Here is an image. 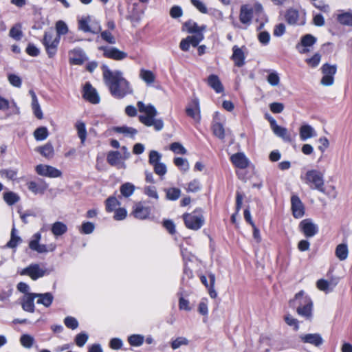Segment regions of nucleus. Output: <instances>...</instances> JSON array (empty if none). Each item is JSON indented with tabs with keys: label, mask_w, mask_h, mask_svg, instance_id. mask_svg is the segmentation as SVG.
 <instances>
[{
	"label": "nucleus",
	"mask_w": 352,
	"mask_h": 352,
	"mask_svg": "<svg viewBox=\"0 0 352 352\" xmlns=\"http://www.w3.org/2000/svg\"><path fill=\"white\" fill-rule=\"evenodd\" d=\"M102 76L105 85L114 98L120 99L133 94L130 82L123 76L121 71H111L107 65H103Z\"/></svg>",
	"instance_id": "obj_1"
},
{
	"label": "nucleus",
	"mask_w": 352,
	"mask_h": 352,
	"mask_svg": "<svg viewBox=\"0 0 352 352\" xmlns=\"http://www.w3.org/2000/svg\"><path fill=\"white\" fill-rule=\"evenodd\" d=\"M137 106L139 111L144 113V115L139 116V120L141 123L146 126H153L157 131H161L164 128L163 120L155 118V116L157 115V111L153 104H146L142 101H138Z\"/></svg>",
	"instance_id": "obj_2"
},
{
	"label": "nucleus",
	"mask_w": 352,
	"mask_h": 352,
	"mask_svg": "<svg viewBox=\"0 0 352 352\" xmlns=\"http://www.w3.org/2000/svg\"><path fill=\"white\" fill-rule=\"evenodd\" d=\"M289 305L296 307L298 314L302 317L309 319L312 316V300L302 290L297 293L294 299L289 300Z\"/></svg>",
	"instance_id": "obj_3"
},
{
	"label": "nucleus",
	"mask_w": 352,
	"mask_h": 352,
	"mask_svg": "<svg viewBox=\"0 0 352 352\" xmlns=\"http://www.w3.org/2000/svg\"><path fill=\"white\" fill-rule=\"evenodd\" d=\"M254 15L257 17L256 21L265 16L263 8L261 3H256L253 7L249 5H243L241 6L239 14L241 23L245 25H250Z\"/></svg>",
	"instance_id": "obj_4"
},
{
	"label": "nucleus",
	"mask_w": 352,
	"mask_h": 352,
	"mask_svg": "<svg viewBox=\"0 0 352 352\" xmlns=\"http://www.w3.org/2000/svg\"><path fill=\"white\" fill-rule=\"evenodd\" d=\"M59 42V36H56L53 30L45 32L43 44L45 46L46 52L50 58L54 57L56 54Z\"/></svg>",
	"instance_id": "obj_5"
},
{
	"label": "nucleus",
	"mask_w": 352,
	"mask_h": 352,
	"mask_svg": "<svg viewBox=\"0 0 352 352\" xmlns=\"http://www.w3.org/2000/svg\"><path fill=\"white\" fill-rule=\"evenodd\" d=\"M186 226L191 230H197L204 225V219L200 211L195 210L191 214L183 215Z\"/></svg>",
	"instance_id": "obj_6"
},
{
	"label": "nucleus",
	"mask_w": 352,
	"mask_h": 352,
	"mask_svg": "<svg viewBox=\"0 0 352 352\" xmlns=\"http://www.w3.org/2000/svg\"><path fill=\"white\" fill-rule=\"evenodd\" d=\"M320 69L323 75L320 80V83L323 86H331L334 82V76L337 72L336 65H330L329 63H324L321 67Z\"/></svg>",
	"instance_id": "obj_7"
},
{
	"label": "nucleus",
	"mask_w": 352,
	"mask_h": 352,
	"mask_svg": "<svg viewBox=\"0 0 352 352\" xmlns=\"http://www.w3.org/2000/svg\"><path fill=\"white\" fill-rule=\"evenodd\" d=\"M306 182L311 184L318 190H322L324 185L323 175L318 170H311L307 172L305 175Z\"/></svg>",
	"instance_id": "obj_8"
},
{
	"label": "nucleus",
	"mask_w": 352,
	"mask_h": 352,
	"mask_svg": "<svg viewBox=\"0 0 352 352\" xmlns=\"http://www.w3.org/2000/svg\"><path fill=\"white\" fill-rule=\"evenodd\" d=\"M35 170L38 175L50 178H57L62 175L60 170L50 165L38 164L36 166Z\"/></svg>",
	"instance_id": "obj_9"
},
{
	"label": "nucleus",
	"mask_w": 352,
	"mask_h": 352,
	"mask_svg": "<svg viewBox=\"0 0 352 352\" xmlns=\"http://www.w3.org/2000/svg\"><path fill=\"white\" fill-rule=\"evenodd\" d=\"M98 50L103 52V55L106 58L116 60H121L127 57V54L118 50L115 47L100 46Z\"/></svg>",
	"instance_id": "obj_10"
},
{
	"label": "nucleus",
	"mask_w": 352,
	"mask_h": 352,
	"mask_svg": "<svg viewBox=\"0 0 352 352\" xmlns=\"http://www.w3.org/2000/svg\"><path fill=\"white\" fill-rule=\"evenodd\" d=\"M46 274L47 270L41 268L38 264L30 265L21 272V275H28L34 280L44 276Z\"/></svg>",
	"instance_id": "obj_11"
},
{
	"label": "nucleus",
	"mask_w": 352,
	"mask_h": 352,
	"mask_svg": "<svg viewBox=\"0 0 352 352\" xmlns=\"http://www.w3.org/2000/svg\"><path fill=\"white\" fill-rule=\"evenodd\" d=\"M83 98L92 104L100 102V96L98 91L92 87L90 82H87L83 87Z\"/></svg>",
	"instance_id": "obj_12"
},
{
	"label": "nucleus",
	"mask_w": 352,
	"mask_h": 352,
	"mask_svg": "<svg viewBox=\"0 0 352 352\" xmlns=\"http://www.w3.org/2000/svg\"><path fill=\"white\" fill-rule=\"evenodd\" d=\"M299 229L308 238L314 236L318 231V226L310 219L302 220L299 224Z\"/></svg>",
	"instance_id": "obj_13"
},
{
	"label": "nucleus",
	"mask_w": 352,
	"mask_h": 352,
	"mask_svg": "<svg viewBox=\"0 0 352 352\" xmlns=\"http://www.w3.org/2000/svg\"><path fill=\"white\" fill-rule=\"evenodd\" d=\"M316 42V38L313 35L307 34L303 36L300 39V43L296 45V49L300 54H307L309 52L308 47L314 45Z\"/></svg>",
	"instance_id": "obj_14"
},
{
	"label": "nucleus",
	"mask_w": 352,
	"mask_h": 352,
	"mask_svg": "<svg viewBox=\"0 0 352 352\" xmlns=\"http://www.w3.org/2000/svg\"><path fill=\"white\" fill-rule=\"evenodd\" d=\"M69 60L71 64L80 65L87 60V57L82 50L75 48L69 52Z\"/></svg>",
	"instance_id": "obj_15"
},
{
	"label": "nucleus",
	"mask_w": 352,
	"mask_h": 352,
	"mask_svg": "<svg viewBox=\"0 0 352 352\" xmlns=\"http://www.w3.org/2000/svg\"><path fill=\"white\" fill-rule=\"evenodd\" d=\"M186 113L196 122L201 120L199 101L197 98L192 100L191 103L186 109Z\"/></svg>",
	"instance_id": "obj_16"
},
{
	"label": "nucleus",
	"mask_w": 352,
	"mask_h": 352,
	"mask_svg": "<svg viewBox=\"0 0 352 352\" xmlns=\"http://www.w3.org/2000/svg\"><path fill=\"white\" fill-rule=\"evenodd\" d=\"M271 128L276 136L282 138L284 141L291 142V136L288 133L287 129L278 125L276 121L274 118H272L271 120Z\"/></svg>",
	"instance_id": "obj_17"
},
{
	"label": "nucleus",
	"mask_w": 352,
	"mask_h": 352,
	"mask_svg": "<svg viewBox=\"0 0 352 352\" xmlns=\"http://www.w3.org/2000/svg\"><path fill=\"white\" fill-rule=\"evenodd\" d=\"M232 55L231 59L234 61V65L241 67L245 65V55L243 47H239L237 45H234L232 47Z\"/></svg>",
	"instance_id": "obj_18"
},
{
	"label": "nucleus",
	"mask_w": 352,
	"mask_h": 352,
	"mask_svg": "<svg viewBox=\"0 0 352 352\" xmlns=\"http://www.w3.org/2000/svg\"><path fill=\"white\" fill-rule=\"evenodd\" d=\"M299 135L302 141H306L309 138L316 137L317 133L312 126L304 124L299 129Z\"/></svg>",
	"instance_id": "obj_19"
},
{
	"label": "nucleus",
	"mask_w": 352,
	"mask_h": 352,
	"mask_svg": "<svg viewBox=\"0 0 352 352\" xmlns=\"http://www.w3.org/2000/svg\"><path fill=\"white\" fill-rule=\"evenodd\" d=\"M150 212V208L148 206H144L142 203L137 204L133 210V216L139 219H145L148 218Z\"/></svg>",
	"instance_id": "obj_20"
},
{
	"label": "nucleus",
	"mask_w": 352,
	"mask_h": 352,
	"mask_svg": "<svg viewBox=\"0 0 352 352\" xmlns=\"http://www.w3.org/2000/svg\"><path fill=\"white\" fill-rule=\"evenodd\" d=\"M34 293H29L25 294L21 302V306L24 311L33 313L34 311V299H35Z\"/></svg>",
	"instance_id": "obj_21"
},
{
	"label": "nucleus",
	"mask_w": 352,
	"mask_h": 352,
	"mask_svg": "<svg viewBox=\"0 0 352 352\" xmlns=\"http://www.w3.org/2000/svg\"><path fill=\"white\" fill-rule=\"evenodd\" d=\"M233 164L239 168L244 169L248 167L249 161L243 153H237L232 155L230 157Z\"/></svg>",
	"instance_id": "obj_22"
},
{
	"label": "nucleus",
	"mask_w": 352,
	"mask_h": 352,
	"mask_svg": "<svg viewBox=\"0 0 352 352\" xmlns=\"http://www.w3.org/2000/svg\"><path fill=\"white\" fill-rule=\"evenodd\" d=\"M292 200V211L294 218H302L305 212V206L300 199H291Z\"/></svg>",
	"instance_id": "obj_23"
},
{
	"label": "nucleus",
	"mask_w": 352,
	"mask_h": 352,
	"mask_svg": "<svg viewBox=\"0 0 352 352\" xmlns=\"http://www.w3.org/2000/svg\"><path fill=\"white\" fill-rule=\"evenodd\" d=\"M89 16L85 19H82L78 22V28L84 32H91L93 34H97L101 30L100 26L93 27L89 25Z\"/></svg>",
	"instance_id": "obj_24"
},
{
	"label": "nucleus",
	"mask_w": 352,
	"mask_h": 352,
	"mask_svg": "<svg viewBox=\"0 0 352 352\" xmlns=\"http://www.w3.org/2000/svg\"><path fill=\"white\" fill-rule=\"evenodd\" d=\"M29 94L30 95L32 98V109L33 111L34 115L39 120L42 119L43 118V111L41 109L40 104L38 103V98L36 97V95L35 92L30 89L29 91Z\"/></svg>",
	"instance_id": "obj_25"
},
{
	"label": "nucleus",
	"mask_w": 352,
	"mask_h": 352,
	"mask_svg": "<svg viewBox=\"0 0 352 352\" xmlns=\"http://www.w3.org/2000/svg\"><path fill=\"white\" fill-rule=\"evenodd\" d=\"M107 161L113 166H120L124 164L122 155L119 151H109L107 156Z\"/></svg>",
	"instance_id": "obj_26"
},
{
	"label": "nucleus",
	"mask_w": 352,
	"mask_h": 352,
	"mask_svg": "<svg viewBox=\"0 0 352 352\" xmlns=\"http://www.w3.org/2000/svg\"><path fill=\"white\" fill-rule=\"evenodd\" d=\"M285 19L287 23L292 25L304 23V22L298 23L299 12L294 8H291L287 10L285 14Z\"/></svg>",
	"instance_id": "obj_27"
},
{
	"label": "nucleus",
	"mask_w": 352,
	"mask_h": 352,
	"mask_svg": "<svg viewBox=\"0 0 352 352\" xmlns=\"http://www.w3.org/2000/svg\"><path fill=\"white\" fill-rule=\"evenodd\" d=\"M301 340L305 343H309L318 346L322 343V338L318 333H308L300 336Z\"/></svg>",
	"instance_id": "obj_28"
},
{
	"label": "nucleus",
	"mask_w": 352,
	"mask_h": 352,
	"mask_svg": "<svg viewBox=\"0 0 352 352\" xmlns=\"http://www.w3.org/2000/svg\"><path fill=\"white\" fill-rule=\"evenodd\" d=\"M35 151L48 160L53 158L54 155V146L50 142H47L43 146H38Z\"/></svg>",
	"instance_id": "obj_29"
},
{
	"label": "nucleus",
	"mask_w": 352,
	"mask_h": 352,
	"mask_svg": "<svg viewBox=\"0 0 352 352\" xmlns=\"http://www.w3.org/2000/svg\"><path fill=\"white\" fill-rule=\"evenodd\" d=\"M184 27L188 33L192 34H197L199 33L204 34V32L206 29V25H203L201 26H199L196 22L192 20L186 21L184 23Z\"/></svg>",
	"instance_id": "obj_30"
},
{
	"label": "nucleus",
	"mask_w": 352,
	"mask_h": 352,
	"mask_svg": "<svg viewBox=\"0 0 352 352\" xmlns=\"http://www.w3.org/2000/svg\"><path fill=\"white\" fill-rule=\"evenodd\" d=\"M34 296L35 298H37L36 303L43 305L45 307H49L54 300V296L50 292H46L44 294L34 293Z\"/></svg>",
	"instance_id": "obj_31"
},
{
	"label": "nucleus",
	"mask_w": 352,
	"mask_h": 352,
	"mask_svg": "<svg viewBox=\"0 0 352 352\" xmlns=\"http://www.w3.org/2000/svg\"><path fill=\"white\" fill-rule=\"evenodd\" d=\"M337 284V279L331 280V281H328L324 279H320L317 281L316 286L320 291L329 292V291H331Z\"/></svg>",
	"instance_id": "obj_32"
},
{
	"label": "nucleus",
	"mask_w": 352,
	"mask_h": 352,
	"mask_svg": "<svg viewBox=\"0 0 352 352\" xmlns=\"http://www.w3.org/2000/svg\"><path fill=\"white\" fill-rule=\"evenodd\" d=\"M208 83L217 93H221L223 91V85L217 75H210Z\"/></svg>",
	"instance_id": "obj_33"
},
{
	"label": "nucleus",
	"mask_w": 352,
	"mask_h": 352,
	"mask_svg": "<svg viewBox=\"0 0 352 352\" xmlns=\"http://www.w3.org/2000/svg\"><path fill=\"white\" fill-rule=\"evenodd\" d=\"M51 230L52 234L58 237L64 234L67 231V226L63 222L56 221L52 226Z\"/></svg>",
	"instance_id": "obj_34"
},
{
	"label": "nucleus",
	"mask_w": 352,
	"mask_h": 352,
	"mask_svg": "<svg viewBox=\"0 0 352 352\" xmlns=\"http://www.w3.org/2000/svg\"><path fill=\"white\" fill-rule=\"evenodd\" d=\"M336 256L340 261H344L347 258L349 250L346 243H341L337 245L336 248Z\"/></svg>",
	"instance_id": "obj_35"
},
{
	"label": "nucleus",
	"mask_w": 352,
	"mask_h": 352,
	"mask_svg": "<svg viewBox=\"0 0 352 352\" xmlns=\"http://www.w3.org/2000/svg\"><path fill=\"white\" fill-rule=\"evenodd\" d=\"M75 127L78 136L80 139L81 144H84L87 135L85 124L82 121H77Z\"/></svg>",
	"instance_id": "obj_36"
},
{
	"label": "nucleus",
	"mask_w": 352,
	"mask_h": 352,
	"mask_svg": "<svg viewBox=\"0 0 352 352\" xmlns=\"http://www.w3.org/2000/svg\"><path fill=\"white\" fill-rule=\"evenodd\" d=\"M140 78L146 84L151 85L155 82V76L153 72L141 69L140 71Z\"/></svg>",
	"instance_id": "obj_37"
},
{
	"label": "nucleus",
	"mask_w": 352,
	"mask_h": 352,
	"mask_svg": "<svg viewBox=\"0 0 352 352\" xmlns=\"http://www.w3.org/2000/svg\"><path fill=\"white\" fill-rule=\"evenodd\" d=\"M113 131L130 138H133L138 133L135 129L127 126H116L113 129Z\"/></svg>",
	"instance_id": "obj_38"
},
{
	"label": "nucleus",
	"mask_w": 352,
	"mask_h": 352,
	"mask_svg": "<svg viewBox=\"0 0 352 352\" xmlns=\"http://www.w3.org/2000/svg\"><path fill=\"white\" fill-rule=\"evenodd\" d=\"M49 133L45 126H40L34 132V137L36 141H43L47 139Z\"/></svg>",
	"instance_id": "obj_39"
},
{
	"label": "nucleus",
	"mask_w": 352,
	"mask_h": 352,
	"mask_svg": "<svg viewBox=\"0 0 352 352\" xmlns=\"http://www.w3.org/2000/svg\"><path fill=\"white\" fill-rule=\"evenodd\" d=\"M120 190L122 195L127 198L133 195L135 186L131 183L126 182L120 186Z\"/></svg>",
	"instance_id": "obj_40"
},
{
	"label": "nucleus",
	"mask_w": 352,
	"mask_h": 352,
	"mask_svg": "<svg viewBox=\"0 0 352 352\" xmlns=\"http://www.w3.org/2000/svg\"><path fill=\"white\" fill-rule=\"evenodd\" d=\"M16 228L14 227L12 228L11 231V237L10 240L7 243L6 247L9 248H15L17 245L21 242V239L16 235Z\"/></svg>",
	"instance_id": "obj_41"
},
{
	"label": "nucleus",
	"mask_w": 352,
	"mask_h": 352,
	"mask_svg": "<svg viewBox=\"0 0 352 352\" xmlns=\"http://www.w3.org/2000/svg\"><path fill=\"white\" fill-rule=\"evenodd\" d=\"M338 21L342 25L352 27V13L344 12L338 14Z\"/></svg>",
	"instance_id": "obj_42"
},
{
	"label": "nucleus",
	"mask_w": 352,
	"mask_h": 352,
	"mask_svg": "<svg viewBox=\"0 0 352 352\" xmlns=\"http://www.w3.org/2000/svg\"><path fill=\"white\" fill-rule=\"evenodd\" d=\"M213 134L218 138L223 140L225 138V130L222 124L219 122H214L212 124Z\"/></svg>",
	"instance_id": "obj_43"
},
{
	"label": "nucleus",
	"mask_w": 352,
	"mask_h": 352,
	"mask_svg": "<svg viewBox=\"0 0 352 352\" xmlns=\"http://www.w3.org/2000/svg\"><path fill=\"white\" fill-rule=\"evenodd\" d=\"M144 340V337L139 334H133L129 337L128 342L131 346H141Z\"/></svg>",
	"instance_id": "obj_44"
},
{
	"label": "nucleus",
	"mask_w": 352,
	"mask_h": 352,
	"mask_svg": "<svg viewBox=\"0 0 352 352\" xmlns=\"http://www.w3.org/2000/svg\"><path fill=\"white\" fill-rule=\"evenodd\" d=\"M34 342V339L33 336L29 334H23L21 336L20 343L26 349H30L33 346Z\"/></svg>",
	"instance_id": "obj_45"
},
{
	"label": "nucleus",
	"mask_w": 352,
	"mask_h": 352,
	"mask_svg": "<svg viewBox=\"0 0 352 352\" xmlns=\"http://www.w3.org/2000/svg\"><path fill=\"white\" fill-rule=\"evenodd\" d=\"M189 343L188 340L184 337H178L171 342V348L173 350L177 349L182 346H186Z\"/></svg>",
	"instance_id": "obj_46"
},
{
	"label": "nucleus",
	"mask_w": 352,
	"mask_h": 352,
	"mask_svg": "<svg viewBox=\"0 0 352 352\" xmlns=\"http://www.w3.org/2000/svg\"><path fill=\"white\" fill-rule=\"evenodd\" d=\"M313 2V6L319 10L328 13L330 11V8L323 0H311Z\"/></svg>",
	"instance_id": "obj_47"
},
{
	"label": "nucleus",
	"mask_w": 352,
	"mask_h": 352,
	"mask_svg": "<svg viewBox=\"0 0 352 352\" xmlns=\"http://www.w3.org/2000/svg\"><path fill=\"white\" fill-rule=\"evenodd\" d=\"M174 163L179 169L184 172L189 169V164L186 159L182 157H176L174 160Z\"/></svg>",
	"instance_id": "obj_48"
},
{
	"label": "nucleus",
	"mask_w": 352,
	"mask_h": 352,
	"mask_svg": "<svg viewBox=\"0 0 352 352\" xmlns=\"http://www.w3.org/2000/svg\"><path fill=\"white\" fill-rule=\"evenodd\" d=\"M56 30L57 32L56 36L60 38L61 35H65L67 33L68 27L64 21H58L56 23Z\"/></svg>",
	"instance_id": "obj_49"
},
{
	"label": "nucleus",
	"mask_w": 352,
	"mask_h": 352,
	"mask_svg": "<svg viewBox=\"0 0 352 352\" xmlns=\"http://www.w3.org/2000/svg\"><path fill=\"white\" fill-rule=\"evenodd\" d=\"M9 35L10 37H12L16 41L21 40L23 36V33L21 30V26L19 25H16L12 27L10 30Z\"/></svg>",
	"instance_id": "obj_50"
},
{
	"label": "nucleus",
	"mask_w": 352,
	"mask_h": 352,
	"mask_svg": "<svg viewBox=\"0 0 352 352\" xmlns=\"http://www.w3.org/2000/svg\"><path fill=\"white\" fill-rule=\"evenodd\" d=\"M321 60V55L316 53L311 58H307L305 62L311 67L315 68L318 66Z\"/></svg>",
	"instance_id": "obj_51"
},
{
	"label": "nucleus",
	"mask_w": 352,
	"mask_h": 352,
	"mask_svg": "<svg viewBox=\"0 0 352 352\" xmlns=\"http://www.w3.org/2000/svg\"><path fill=\"white\" fill-rule=\"evenodd\" d=\"M1 177H5L9 180H14L17 175V171L13 169H1L0 170Z\"/></svg>",
	"instance_id": "obj_52"
},
{
	"label": "nucleus",
	"mask_w": 352,
	"mask_h": 352,
	"mask_svg": "<svg viewBox=\"0 0 352 352\" xmlns=\"http://www.w3.org/2000/svg\"><path fill=\"white\" fill-rule=\"evenodd\" d=\"M190 43V45L196 47L204 39V34L199 33L197 34H192L186 37Z\"/></svg>",
	"instance_id": "obj_53"
},
{
	"label": "nucleus",
	"mask_w": 352,
	"mask_h": 352,
	"mask_svg": "<svg viewBox=\"0 0 352 352\" xmlns=\"http://www.w3.org/2000/svg\"><path fill=\"white\" fill-rule=\"evenodd\" d=\"M64 324L68 329L72 330L77 329L78 327V320L74 317L72 316H67L64 319Z\"/></svg>",
	"instance_id": "obj_54"
},
{
	"label": "nucleus",
	"mask_w": 352,
	"mask_h": 352,
	"mask_svg": "<svg viewBox=\"0 0 352 352\" xmlns=\"http://www.w3.org/2000/svg\"><path fill=\"white\" fill-rule=\"evenodd\" d=\"M267 80L270 85L275 87L278 85L280 77L277 72H271L267 77Z\"/></svg>",
	"instance_id": "obj_55"
},
{
	"label": "nucleus",
	"mask_w": 352,
	"mask_h": 352,
	"mask_svg": "<svg viewBox=\"0 0 352 352\" xmlns=\"http://www.w3.org/2000/svg\"><path fill=\"white\" fill-rule=\"evenodd\" d=\"M89 338L86 333H80L76 335L75 338V342L78 346L82 347L87 342Z\"/></svg>",
	"instance_id": "obj_56"
},
{
	"label": "nucleus",
	"mask_w": 352,
	"mask_h": 352,
	"mask_svg": "<svg viewBox=\"0 0 352 352\" xmlns=\"http://www.w3.org/2000/svg\"><path fill=\"white\" fill-rule=\"evenodd\" d=\"M162 155L156 151H151L149 154L148 162L152 166L160 163Z\"/></svg>",
	"instance_id": "obj_57"
},
{
	"label": "nucleus",
	"mask_w": 352,
	"mask_h": 352,
	"mask_svg": "<svg viewBox=\"0 0 352 352\" xmlns=\"http://www.w3.org/2000/svg\"><path fill=\"white\" fill-rule=\"evenodd\" d=\"M201 184L198 179H193L188 183L186 190L188 192H196L201 189Z\"/></svg>",
	"instance_id": "obj_58"
},
{
	"label": "nucleus",
	"mask_w": 352,
	"mask_h": 352,
	"mask_svg": "<svg viewBox=\"0 0 352 352\" xmlns=\"http://www.w3.org/2000/svg\"><path fill=\"white\" fill-rule=\"evenodd\" d=\"M120 205L118 199H107L106 201V208L109 212L116 210L119 208Z\"/></svg>",
	"instance_id": "obj_59"
},
{
	"label": "nucleus",
	"mask_w": 352,
	"mask_h": 352,
	"mask_svg": "<svg viewBox=\"0 0 352 352\" xmlns=\"http://www.w3.org/2000/svg\"><path fill=\"white\" fill-rule=\"evenodd\" d=\"M101 38L109 44H115L116 43L115 37L112 35V34L107 31H102L100 34Z\"/></svg>",
	"instance_id": "obj_60"
},
{
	"label": "nucleus",
	"mask_w": 352,
	"mask_h": 352,
	"mask_svg": "<svg viewBox=\"0 0 352 352\" xmlns=\"http://www.w3.org/2000/svg\"><path fill=\"white\" fill-rule=\"evenodd\" d=\"M170 148L177 154H185L186 153V149L179 142L172 143Z\"/></svg>",
	"instance_id": "obj_61"
},
{
	"label": "nucleus",
	"mask_w": 352,
	"mask_h": 352,
	"mask_svg": "<svg viewBox=\"0 0 352 352\" xmlns=\"http://www.w3.org/2000/svg\"><path fill=\"white\" fill-rule=\"evenodd\" d=\"M192 4L201 13H208V9L205 3L199 0H190Z\"/></svg>",
	"instance_id": "obj_62"
},
{
	"label": "nucleus",
	"mask_w": 352,
	"mask_h": 352,
	"mask_svg": "<svg viewBox=\"0 0 352 352\" xmlns=\"http://www.w3.org/2000/svg\"><path fill=\"white\" fill-rule=\"evenodd\" d=\"M95 226L93 223L85 222L81 226L80 232L85 234H91L94 232Z\"/></svg>",
	"instance_id": "obj_63"
},
{
	"label": "nucleus",
	"mask_w": 352,
	"mask_h": 352,
	"mask_svg": "<svg viewBox=\"0 0 352 352\" xmlns=\"http://www.w3.org/2000/svg\"><path fill=\"white\" fill-rule=\"evenodd\" d=\"M153 166L154 168L155 173L160 176L164 175L167 172L166 166L164 163L160 162L153 165Z\"/></svg>",
	"instance_id": "obj_64"
}]
</instances>
